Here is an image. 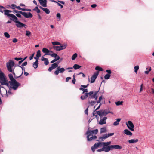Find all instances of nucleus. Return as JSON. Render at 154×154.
I'll return each mask as SVG.
<instances>
[{"instance_id":"1","label":"nucleus","mask_w":154,"mask_h":154,"mask_svg":"<svg viewBox=\"0 0 154 154\" xmlns=\"http://www.w3.org/2000/svg\"><path fill=\"white\" fill-rule=\"evenodd\" d=\"M8 76L11 81L8 82V84L7 85V86L14 90H17L18 86L20 85V84L14 78L13 75L12 74H9Z\"/></svg>"},{"instance_id":"2","label":"nucleus","mask_w":154,"mask_h":154,"mask_svg":"<svg viewBox=\"0 0 154 154\" xmlns=\"http://www.w3.org/2000/svg\"><path fill=\"white\" fill-rule=\"evenodd\" d=\"M14 65V62L12 60H10L9 63H7V67L8 68V70L9 72L13 73L14 76V77L16 78H17L20 77L22 75L23 72L25 71V68L24 67H23V66L22 67L21 66H19L21 68L22 70V72L20 75L18 77H16L15 76V74L14 72V69H13Z\"/></svg>"},{"instance_id":"3","label":"nucleus","mask_w":154,"mask_h":154,"mask_svg":"<svg viewBox=\"0 0 154 154\" xmlns=\"http://www.w3.org/2000/svg\"><path fill=\"white\" fill-rule=\"evenodd\" d=\"M109 113H111V112L106 110H104L101 111H94L93 115V116H95L97 121H98L99 117L97 116L98 115L100 116V118H101L103 116H105Z\"/></svg>"},{"instance_id":"4","label":"nucleus","mask_w":154,"mask_h":154,"mask_svg":"<svg viewBox=\"0 0 154 154\" xmlns=\"http://www.w3.org/2000/svg\"><path fill=\"white\" fill-rule=\"evenodd\" d=\"M0 82L2 85L7 86V85L8 84V81L6 79L5 75L2 72H0Z\"/></svg>"},{"instance_id":"5","label":"nucleus","mask_w":154,"mask_h":154,"mask_svg":"<svg viewBox=\"0 0 154 154\" xmlns=\"http://www.w3.org/2000/svg\"><path fill=\"white\" fill-rule=\"evenodd\" d=\"M97 93L98 91L95 92L94 94L93 91H90L88 93H86L88 97V99L89 100L91 98H95V100H97L98 98L97 96Z\"/></svg>"},{"instance_id":"6","label":"nucleus","mask_w":154,"mask_h":154,"mask_svg":"<svg viewBox=\"0 0 154 154\" xmlns=\"http://www.w3.org/2000/svg\"><path fill=\"white\" fill-rule=\"evenodd\" d=\"M15 19H11V20L13 21L14 22L16 23V26L18 28H22L24 27L25 25L20 22L18 21V18L16 16Z\"/></svg>"},{"instance_id":"7","label":"nucleus","mask_w":154,"mask_h":154,"mask_svg":"<svg viewBox=\"0 0 154 154\" xmlns=\"http://www.w3.org/2000/svg\"><path fill=\"white\" fill-rule=\"evenodd\" d=\"M126 124L128 128L131 131H134V125L133 122L131 121H128L126 123Z\"/></svg>"},{"instance_id":"8","label":"nucleus","mask_w":154,"mask_h":154,"mask_svg":"<svg viewBox=\"0 0 154 154\" xmlns=\"http://www.w3.org/2000/svg\"><path fill=\"white\" fill-rule=\"evenodd\" d=\"M65 71V69L64 68H60L58 67L57 68L56 70L54 72V74L56 75H57L59 73H63Z\"/></svg>"},{"instance_id":"9","label":"nucleus","mask_w":154,"mask_h":154,"mask_svg":"<svg viewBox=\"0 0 154 154\" xmlns=\"http://www.w3.org/2000/svg\"><path fill=\"white\" fill-rule=\"evenodd\" d=\"M102 144L101 142H98L97 143H95L91 147V149L93 152H95V150L96 149H97L98 148L101 147V145Z\"/></svg>"},{"instance_id":"10","label":"nucleus","mask_w":154,"mask_h":154,"mask_svg":"<svg viewBox=\"0 0 154 154\" xmlns=\"http://www.w3.org/2000/svg\"><path fill=\"white\" fill-rule=\"evenodd\" d=\"M98 130L96 129L94 130H90L89 128L88 129L87 131L86 132V134H89L90 135L96 134L98 132Z\"/></svg>"},{"instance_id":"11","label":"nucleus","mask_w":154,"mask_h":154,"mask_svg":"<svg viewBox=\"0 0 154 154\" xmlns=\"http://www.w3.org/2000/svg\"><path fill=\"white\" fill-rule=\"evenodd\" d=\"M99 74V72H97L94 73L93 75L91 78L90 83H94L97 78V77Z\"/></svg>"},{"instance_id":"12","label":"nucleus","mask_w":154,"mask_h":154,"mask_svg":"<svg viewBox=\"0 0 154 154\" xmlns=\"http://www.w3.org/2000/svg\"><path fill=\"white\" fill-rule=\"evenodd\" d=\"M100 121H99V120L97 121L98 122V124L100 125H102L104 124H106V120L107 119V118L106 117H104L102 118V117L100 118Z\"/></svg>"},{"instance_id":"13","label":"nucleus","mask_w":154,"mask_h":154,"mask_svg":"<svg viewBox=\"0 0 154 154\" xmlns=\"http://www.w3.org/2000/svg\"><path fill=\"white\" fill-rule=\"evenodd\" d=\"M103 146V148L104 151L107 152L109 151L110 150H111V148L110 147L111 145L107 146L106 145L101 144V146Z\"/></svg>"},{"instance_id":"14","label":"nucleus","mask_w":154,"mask_h":154,"mask_svg":"<svg viewBox=\"0 0 154 154\" xmlns=\"http://www.w3.org/2000/svg\"><path fill=\"white\" fill-rule=\"evenodd\" d=\"M21 14L23 15L25 18H29L32 17L33 15L30 12H29L28 13L25 12H21Z\"/></svg>"},{"instance_id":"15","label":"nucleus","mask_w":154,"mask_h":154,"mask_svg":"<svg viewBox=\"0 0 154 154\" xmlns=\"http://www.w3.org/2000/svg\"><path fill=\"white\" fill-rule=\"evenodd\" d=\"M87 135V137L88 141H91L93 140H95L97 138V137L96 136H93L92 135L89 134H86Z\"/></svg>"},{"instance_id":"16","label":"nucleus","mask_w":154,"mask_h":154,"mask_svg":"<svg viewBox=\"0 0 154 154\" xmlns=\"http://www.w3.org/2000/svg\"><path fill=\"white\" fill-rule=\"evenodd\" d=\"M43 52L45 54V55H49L50 53H52L53 51H51L48 50V49L46 48H43L42 50Z\"/></svg>"},{"instance_id":"17","label":"nucleus","mask_w":154,"mask_h":154,"mask_svg":"<svg viewBox=\"0 0 154 154\" xmlns=\"http://www.w3.org/2000/svg\"><path fill=\"white\" fill-rule=\"evenodd\" d=\"M4 14L5 15H7L8 17H9L11 18V19H15L16 16L14 15L11 14H9L8 12L6 11V10H4Z\"/></svg>"},{"instance_id":"18","label":"nucleus","mask_w":154,"mask_h":154,"mask_svg":"<svg viewBox=\"0 0 154 154\" xmlns=\"http://www.w3.org/2000/svg\"><path fill=\"white\" fill-rule=\"evenodd\" d=\"M110 147L111 148V150H112L113 149H120L122 148L121 146L118 145H111Z\"/></svg>"},{"instance_id":"19","label":"nucleus","mask_w":154,"mask_h":154,"mask_svg":"<svg viewBox=\"0 0 154 154\" xmlns=\"http://www.w3.org/2000/svg\"><path fill=\"white\" fill-rule=\"evenodd\" d=\"M38 1L41 5L44 7L47 6V0H38Z\"/></svg>"},{"instance_id":"20","label":"nucleus","mask_w":154,"mask_h":154,"mask_svg":"<svg viewBox=\"0 0 154 154\" xmlns=\"http://www.w3.org/2000/svg\"><path fill=\"white\" fill-rule=\"evenodd\" d=\"M41 60L42 61H44V63L45 65H48L49 63L48 60V58H45L42 57L41 58Z\"/></svg>"},{"instance_id":"21","label":"nucleus","mask_w":154,"mask_h":154,"mask_svg":"<svg viewBox=\"0 0 154 154\" xmlns=\"http://www.w3.org/2000/svg\"><path fill=\"white\" fill-rule=\"evenodd\" d=\"M124 133L127 135L131 136L132 135V133L128 129H125L124 131Z\"/></svg>"},{"instance_id":"22","label":"nucleus","mask_w":154,"mask_h":154,"mask_svg":"<svg viewBox=\"0 0 154 154\" xmlns=\"http://www.w3.org/2000/svg\"><path fill=\"white\" fill-rule=\"evenodd\" d=\"M109 137L108 134H104L102 137H100L99 138V139L100 140H101L102 141H103L104 140L106 139Z\"/></svg>"},{"instance_id":"23","label":"nucleus","mask_w":154,"mask_h":154,"mask_svg":"<svg viewBox=\"0 0 154 154\" xmlns=\"http://www.w3.org/2000/svg\"><path fill=\"white\" fill-rule=\"evenodd\" d=\"M5 91L6 92V95L7 97L12 94V93L11 91V89H9L8 91L5 89Z\"/></svg>"},{"instance_id":"24","label":"nucleus","mask_w":154,"mask_h":154,"mask_svg":"<svg viewBox=\"0 0 154 154\" xmlns=\"http://www.w3.org/2000/svg\"><path fill=\"white\" fill-rule=\"evenodd\" d=\"M138 141V139H132L129 140L128 141L130 143H134L137 142Z\"/></svg>"},{"instance_id":"25","label":"nucleus","mask_w":154,"mask_h":154,"mask_svg":"<svg viewBox=\"0 0 154 154\" xmlns=\"http://www.w3.org/2000/svg\"><path fill=\"white\" fill-rule=\"evenodd\" d=\"M38 64V60H36L35 62H34L33 64V66L35 69H36L37 68Z\"/></svg>"},{"instance_id":"26","label":"nucleus","mask_w":154,"mask_h":154,"mask_svg":"<svg viewBox=\"0 0 154 154\" xmlns=\"http://www.w3.org/2000/svg\"><path fill=\"white\" fill-rule=\"evenodd\" d=\"M49 55H50L51 57H54L55 58H57V57H59V59H60V57L59 56H58L57 54L55 53H50V54Z\"/></svg>"},{"instance_id":"27","label":"nucleus","mask_w":154,"mask_h":154,"mask_svg":"<svg viewBox=\"0 0 154 154\" xmlns=\"http://www.w3.org/2000/svg\"><path fill=\"white\" fill-rule=\"evenodd\" d=\"M121 119H117L116 121L115 122L113 123V125L114 126H117L119 124V122L121 121Z\"/></svg>"},{"instance_id":"28","label":"nucleus","mask_w":154,"mask_h":154,"mask_svg":"<svg viewBox=\"0 0 154 154\" xmlns=\"http://www.w3.org/2000/svg\"><path fill=\"white\" fill-rule=\"evenodd\" d=\"M84 94V95H82L81 96L80 98L82 100H84L88 97V95H87L86 93H85Z\"/></svg>"},{"instance_id":"29","label":"nucleus","mask_w":154,"mask_h":154,"mask_svg":"<svg viewBox=\"0 0 154 154\" xmlns=\"http://www.w3.org/2000/svg\"><path fill=\"white\" fill-rule=\"evenodd\" d=\"M81 66L77 64H75L73 66V68L75 69H78L80 68Z\"/></svg>"},{"instance_id":"30","label":"nucleus","mask_w":154,"mask_h":154,"mask_svg":"<svg viewBox=\"0 0 154 154\" xmlns=\"http://www.w3.org/2000/svg\"><path fill=\"white\" fill-rule=\"evenodd\" d=\"M79 89L83 91L82 94H84L85 93H88L87 92L88 91L87 89H84L83 88L81 87Z\"/></svg>"},{"instance_id":"31","label":"nucleus","mask_w":154,"mask_h":154,"mask_svg":"<svg viewBox=\"0 0 154 154\" xmlns=\"http://www.w3.org/2000/svg\"><path fill=\"white\" fill-rule=\"evenodd\" d=\"M53 48L54 50L57 51H60L61 50L60 46H54L53 47Z\"/></svg>"},{"instance_id":"32","label":"nucleus","mask_w":154,"mask_h":154,"mask_svg":"<svg viewBox=\"0 0 154 154\" xmlns=\"http://www.w3.org/2000/svg\"><path fill=\"white\" fill-rule=\"evenodd\" d=\"M67 45L66 44H63L60 46V48L61 50L64 49L65 48Z\"/></svg>"},{"instance_id":"33","label":"nucleus","mask_w":154,"mask_h":154,"mask_svg":"<svg viewBox=\"0 0 154 154\" xmlns=\"http://www.w3.org/2000/svg\"><path fill=\"white\" fill-rule=\"evenodd\" d=\"M51 66L53 68V69H54L57 67H57H58V64H57L56 63H54L53 64H52Z\"/></svg>"},{"instance_id":"34","label":"nucleus","mask_w":154,"mask_h":154,"mask_svg":"<svg viewBox=\"0 0 154 154\" xmlns=\"http://www.w3.org/2000/svg\"><path fill=\"white\" fill-rule=\"evenodd\" d=\"M52 44L53 45H60L61 44L60 43L58 42H52Z\"/></svg>"},{"instance_id":"35","label":"nucleus","mask_w":154,"mask_h":154,"mask_svg":"<svg viewBox=\"0 0 154 154\" xmlns=\"http://www.w3.org/2000/svg\"><path fill=\"white\" fill-rule=\"evenodd\" d=\"M41 56V52L40 50H38L37 52V54L36 55V57L39 58Z\"/></svg>"},{"instance_id":"36","label":"nucleus","mask_w":154,"mask_h":154,"mask_svg":"<svg viewBox=\"0 0 154 154\" xmlns=\"http://www.w3.org/2000/svg\"><path fill=\"white\" fill-rule=\"evenodd\" d=\"M43 11L47 14H49L50 13V11L47 8H45Z\"/></svg>"},{"instance_id":"37","label":"nucleus","mask_w":154,"mask_h":154,"mask_svg":"<svg viewBox=\"0 0 154 154\" xmlns=\"http://www.w3.org/2000/svg\"><path fill=\"white\" fill-rule=\"evenodd\" d=\"M100 133H103L106 131V128L105 127L102 128H100Z\"/></svg>"},{"instance_id":"38","label":"nucleus","mask_w":154,"mask_h":154,"mask_svg":"<svg viewBox=\"0 0 154 154\" xmlns=\"http://www.w3.org/2000/svg\"><path fill=\"white\" fill-rule=\"evenodd\" d=\"M123 101H118L115 103V104L117 106H119L120 105H122L123 103Z\"/></svg>"},{"instance_id":"39","label":"nucleus","mask_w":154,"mask_h":154,"mask_svg":"<svg viewBox=\"0 0 154 154\" xmlns=\"http://www.w3.org/2000/svg\"><path fill=\"white\" fill-rule=\"evenodd\" d=\"M111 76L109 74H106L104 77L105 79L107 80L109 79Z\"/></svg>"},{"instance_id":"40","label":"nucleus","mask_w":154,"mask_h":154,"mask_svg":"<svg viewBox=\"0 0 154 154\" xmlns=\"http://www.w3.org/2000/svg\"><path fill=\"white\" fill-rule=\"evenodd\" d=\"M88 103L91 106H93L96 103L95 101H90L89 99L88 100Z\"/></svg>"},{"instance_id":"41","label":"nucleus","mask_w":154,"mask_h":154,"mask_svg":"<svg viewBox=\"0 0 154 154\" xmlns=\"http://www.w3.org/2000/svg\"><path fill=\"white\" fill-rule=\"evenodd\" d=\"M95 69L96 70H98L99 71H102L103 70V69L102 68L98 66L96 67H95Z\"/></svg>"},{"instance_id":"42","label":"nucleus","mask_w":154,"mask_h":154,"mask_svg":"<svg viewBox=\"0 0 154 154\" xmlns=\"http://www.w3.org/2000/svg\"><path fill=\"white\" fill-rule=\"evenodd\" d=\"M102 144H104L106 145L107 146H109V145H110L111 143V142L110 141H109L106 142H101Z\"/></svg>"},{"instance_id":"43","label":"nucleus","mask_w":154,"mask_h":154,"mask_svg":"<svg viewBox=\"0 0 154 154\" xmlns=\"http://www.w3.org/2000/svg\"><path fill=\"white\" fill-rule=\"evenodd\" d=\"M77 56V54L76 53H75L72 56L71 59L72 60H74L76 58Z\"/></svg>"},{"instance_id":"44","label":"nucleus","mask_w":154,"mask_h":154,"mask_svg":"<svg viewBox=\"0 0 154 154\" xmlns=\"http://www.w3.org/2000/svg\"><path fill=\"white\" fill-rule=\"evenodd\" d=\"M34 11H36V12L38 13L40 12V10L38 9V7H36L33 9Z\"/></svg>"},{"instance_id":"45","label":"nucleus","mask_w":154,"mask_h":154,"mask_svg":"<svg viewBox=\"0 0 154 154\" xmlns=\"http://www.w3.org/2000/svg\"><path fill=\"white\" fill-rule=\"evenodd\" d=\"M139 68V66H136L134 67V72L135 73H137Z\"/></svg>"},{"instance_id":"46","label":"nucleus","mask_w":154,"mask_h":154,"mask_svg":"<svg viewBox=\"0 0 154 154\" xmlns=\"http://www.w3.org/2000/svg\"><path fill=\"white\" fill-rule=\"evenodd\" d=\"M60 59H59V57H57V58H55L52 61H51V63H53L54 62L57 61V60H58Z\"/></svg>"},{"instance_id":"47","label":"nucleus","mask_w":154,"mask_h":154,"mask_svg":"<svg viewBox=\"0 0 154 154\" xmlns=\"http://www.w3.org/2000/svg\"><path fill=\"white\" fill-rule=\"evenodd\" d=\"M4 35L5 36L8 38H9L10 37V35L8 32H5Z\"/></svg>"},{"instance_id":"48","label":"nucleus","mask_w":154,"mask_h":154,"mask_svg":"<svg viewBox=\"0 0 154 154\" xmlns=\"http://www.w3.org/2000/svg\"><path fill=\"white\" fill-rule=\"evenodd\" d=\"M26 35L27 36H29L31 34V32L29 31H26Z\"/></svg>"},{"instance_id":"49","label":"nucleus","mask_w":154,"mask_h":154,"mask_svg":"<svg viewBox=\"0 0 154 154\" xmlns=\"http://www.w3.org/2000/svg\"><path fill=\"white\" fill-rule=\"evenodd\" d=\"M17 6L14 4H12L11 5V8H12V9H15V8H16Z\"/></svg>"},{"instance_id":"50","label":"nucleus","mask_w":154,"mask_h":154,"mask_svg":"<svg viewBox=\"0 0 154 154\" xmlns=\"http://www.w3.org/2000/svg\"><path fill=\"white\" fill-rule=\"evenodd\" d=\"M22 12V11H18L17 10H14L13 11V12L14 13H16L17 14L18 13H20V14H21V12Z\"/></svg>"},{"instance_id":"51","label":"nucleus","mask_w":154,"mask_h":154,"mask_svg":"<svg viewBox=\"0 0 154 154\" xmlns=\"http://www.w3.org/2000/svg\"><path fill=\"white\" fill-rule=\"evenodd\" d=\"M151 70V67H150L149 70L145 71L144 72V73L146 74H148L149 73V72H150Z\"/></svg>"},{"instance_id":"52","label":"nucleus","mask_w":154,"mask_h":154,"mask_svg":"<svg viewBox=\"0 0 154 154\" xmlns=\"http://www.w3.org/2000/svg\"><path fill=\"white\" fill-rule=\"evenodd\" d=\"M88 107H89V106H88V108L86 109L85 111V113L87 115H88Z\"/></svg>"},{"instance_id":"53","label":"nucleus","mask_w":154,"mask_h":154,"mask_svg":"<svg viewBox=\"0 0 154 154\" xmlns=\"http://www.w3.org/2000/svg\"><path fill=\"white\" fill-rule=\"evenodd\" d=\"M106 71L108 73V74L110 75V74L112 72L109 69H107L106 70Z\"/></svg>"},{"instance_id":"54","label":"nucleus","mask_w":154,"mask_h":154,"mask_svg":"<svg viewBox=\"0 0 154 154\" xmlns=\"http://www.w3.org/2000/svg\"><path fill=\"white\" fill-rule=\"evenodd\" d=\"M27 62L26 61L25 62L21 65V66L22 67L24 66H26L27 65Z\"/></svg>"},{"instance_id":"55","label":"nucleus","mask_w":154,"mask_h":154,"mask_svg":"<svg viewBox=\"0 0 154 154\" xmlns=\"http://www.w3.org/2000/svg\"><path fill=\"white\" fill-rule=\"evenodd\" d=\"M21 14L20 13H18L17 14H16V16L19 18H21Z\"/></svg>"},{"instance_id":"56","label":"nucleus","mask_w":154,"mask_h":154,"mask_svg":"<svg viewBox=\"0 0 154 154\" xmlns=\"http://www.w3.org/2000/svg\"><path fill=\"white\" fill-rule=\"evenodd\" d=\"M71 79V78L70 77H67L66 79V82H68L69 80L70 79Z\"/></svg>"},{"instance_id":"57","label":"nucleus","mask_w":154,"mask_h":154,"mask_svg":"<svg viewBox=\"0 0 154 154\" xmlns=\"http://www.w3.org/2000/svg\"><path fill=\"white\" fill-rule=\"evenodd\" d=\"M97 151L98 152H100L102 151H104L103 149V147L102 148L99 149H98Z\"/></svg>"},{"instance_id":"58","label":"nucleus","mask_w":154,"mask_h":154,"mask_svg":"<svg viewBox=\"0 0 154 154\" xmlns=\"http://www.w3.org/2000/svg\"><path fill=\"white\" fill-rule=\"evenodd\" d=\"M56 16H57V17L59 18V19H60V18L61 15L60 13H57V14Z\"/></svg>"},{"instance_id":"59","label":"nucleus","mask_w":154,"mask_h":154,"mask_svg":"<svg viewBox=\"0 0 154 154\" xmlns=\"http://www.w3.org/2000/svg\"><path fill=\"white\" fill-rule=\"evenodd\" d=\"M15 60H17L18 61L20 60H21L22 59V58H17L16 57L14 58Z\"/></svg>"},{"instance_id":"60","label":"nucleus","mask_w":154,"mask_h":154,"mask_svg":"<svg viewBox=\"0 0 154 154\" xmlns=\"http://www.w3.org/2000/svg\"><path fill=\"white\" fill-rule=\"evenodd\" d=\"M18 40L16 38H14L13 39L12 41L14 43H16L17 42Z\"/></svg>"},{"instance_id":"61","label":"nucleus","mask_w":154,"mask_h":154,"mask_svg":"<svg viewBox=\"0 0 154 154\" xmlns=\"http://www.w3.org/2000/svg\"><path fill=\"white\" fill-rule=\"evenodd\" d=\"M54 69L52 66L50 67H49L48 69V70L49 72H51L52 71V69Z\"/></svg>"},{"instance_id":"62","label":"nucleus","mask_w":154,"mask_h":154,"mask_svg":"<svg viewBox=\"0 0 154 154\" xmlns=\"http://www.w3.org/2000/svg\"><path fill=\"white\" fill-rule=\"evenodd\" d=\"M97 6V5L96 4H93L91 5V7L93 8H95Z\"/></svg>"},{"instance_id":"63","label":"nucleus","mask_w":154,"mask_h":154,"mask_svg":"<svg viewBox=\"0 0 154 154\" xmlns=\"http://www.w3.org/2000/svg\"><path fill=\"white\" fill-rule=\"evenodd\" d=\"M57 4L59 6H60L61 8H63V6L62 5H61V4H60V3L58 2V3H57Z\"/></svg>"},{"instance_id":"64","label":"nucleus","mask_w":154,"mask_h":154,"mask_svg":"<svg viewBox=\"0 0 154 154\" xmlns=\"http://www.w3.org/2000/svg\"><path fill=\"white\" fill-rule=\"evenodd\" d=\"M114 134V133H110L108 134V137H109L110 136H112Z\"/></svg>"}]
</instances>
